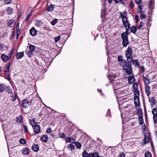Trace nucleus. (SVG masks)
<instances>
[{
  "label": "nucleus",
  "mask_w": 157,
  "mask_h": 157,
  "mask_svg": "<svg viewBox=\"0 0 157 157\" xmlns=\"http://www.w3.org/2000/svg\"><path fill=\"white\" fill-rule=\"evenodd\" d=\"M121 66L123 67V70L128 75H130L132 74V68L131 64H128L126 62V63H125V64H124L123 65H121Z\"/></svg>",
  "instance_id": "f257e3e1"
},
{
  "label": "nucleus",
  "mask_w": 157,
  "mask_h": 157,
  "mask_svg": "<svg viewBox=\"0 0 157 157\" xmlns=\"http://www.w3.org/2000/svg\"><path fill=\"white\" fill-rule=\"evenodd\" d=\"M22 104L24 108H26L31 104V101H29V99L27 98L22 101Z\"/></svg>",
  "instance_id": "f03ea898"
},
{
  "label": "nucleus",
  "mask_w": 157,
  "mask_h": 157,
  "mask_svg": "<svg viewBox=\"0 0 157 157\" xmlns=\"http://www.w3.org/2000/svg\"><path fill=\"white\" fill-rule=\"evenodd\" d=\"M33 128L34 132L35 133V134H38L40 132V125L37 124L33 126Z\"/></svg>",
  "instance_id": "7ed1b4c3"
},
{
  "label": "nucleus",
  "mask_w": 157,
  "mask_h": 157,
  "mask_svg": "<svg viewBox=\"0 0 157 157\" xmlns=\"http://www.w3.org/2000/svg\"><path fill=\"white\" fill-rule=\"evenodd\" d=\"M152 113L153 115V121L155 124L157 122V111L155 108H153Z\"/></svg>",
  "instance_id": "20e7f679"
},
{
  "label": "nucleus",
  "mask_w": 157,
  "mask_h": 157,
  "mask_svg": "<svg viewBox=\"0 0 157 157\" xmlns=\"http://www.w3.org/2000/svg\"><path fill=\"white\" fill-rule=\"evenodd\" d=\"M149 78V76L148 75H146L145 76H144V75H143L142 78L145 83V85H147V84L150 83V82Z\"/></svg>",
  "instance_id": "39448f33"
},
{
  "label": "nucleus",
  "mask_w": 157,
  "mask_h": 157,
  "mask_svg": "<svg viewBox=\"0 0 157 157\" xmlns=\"http://www.w3.org/2000/svg\"><path fill=\"white\" fill-rule=\"evenodd\" d=\"M118 60L119 61V64L120 66L123 65L124 64H125V63H126V60L123 59L121 56H118Z\"/></svg>",
  "instance_id": "423d86ee"
},
{
  "label": "nucleus",
  "mask_w": 157,
  "mask_h": 157,
  "mask_svg": "<svg viewBox=\"0 0 157 157\" xmlns=\"http://www.w3.org/2000/svg\"><path fill=\"white\" fill-rule=\"evenodd\" d=\"M132 50L130 47H128L125 52L126 57L132 56Z\"/></svg>",
  "instance_id": "0eeeda50"
},
{
  "label": "nucleus",
  "mask_w": 157,
  "mask_h": 157,
  "mask_svg": "<svg viewBox=\"0 0 157 157\" xmlns=\"http://www.w3.org/2000/svg\"><path fill=\"white\" fill-rule=\"evenodd\" d=\"M120 16L122 18V20L123 24H124L125 23V22L128 21V20L127 17L126 16L123 15V14L121 12L120 13Z\"/></svg>",
  "instance_id": "6e6552de"
},
{
  "label": "nucleus",
  "mask_w": 157,
  "mask_h": 157,
  "mask_svg": "<svg viewBox=\"0 0 157 157\" xmlns=\"http://www.w3.org/2000/svg\"><path fill=\"white\" fill-rule=\"evenodd\" d=\"M134 103L135 105V108L136 109H137V107L140 104L139 97H134Z\"/></svg>",
  "instance_id": "1a4fd4ad"
},
{
  "label": "nucleus",
  "mask_w": 157,
  "mask_h": 157,
  "mask_svg": "<svg viewBox=\"0 0 157 157\" xmlns=\"http://www.w3.org/2000/svg\"><path fill=\"white\" fill-rule=\"evenodd\" d=\"M1 58L3 61L5 62H7L8 60L10 59L8 56L4 54L2 55Z\"/></svg>",
  "instance_id": "9d476101"
},
{
  "label": "nucleus",
  "mask_w": 157,
  "mask_h": 157,
  "mask_svg": "<svg viewBox=\"0 0 157 157\" xmlns=\"http://www.w3.org/2000/svg\"><path fill=\"white\" fill-rule=\"evenodd\" d=\"M10 98L11 100L13 101L16 100V98L19 99L17 94L15 93H12L11 95Z\"/></svg>",
  "instance_id": "9b49d317"
},
{
  "label": "nucleus",
  "mask_w": 157,
  "mask_h": 157,
  "mask_svg": "<svg viewBox=\"0 0 157 157\" xmlns=\"http://www.w3.org/2000/svg\"><path fill=\"white\" fill-rule=\"evenodd\" d=\"M37 32V31L34 28V27H33L30 30V34L33 36H35L36 35Z\"/></svg>",
  "instance_id": "f8f14e48"
},
{
  "label": "nucleus",
  "mask_w": 157,
  "mask_h": 157,
  "mask_svg": "<svg viewBox=\"0 0 157 157\" xmlns=\"http://www.w3.org/2000/svg\"><path fill=\"white\" fill-rule=\"evenodd\" d=\"M23 52L17 53L16 55V58L17 59L22 58L24 56Z\"/></svg>",
  "instance_id": "ddd939ff"
},
{
  "label": "nucleus",
  "mask_w": 157,
  "mask_h": 157,
  "mask_svg": "<svg viewBox=\"0 0 157 157\" xmlns=\"http://www.w3.org/2000/svg\"><path fill=\"white\" fill-rule=\"evenodd\" d=\"M48 138V136L46 135H43L40 138V140L44 142H47Z\"/></svg>",
  "instance_id": "4468645a"
},
{
  "label": "nucleus",
  "mask_w": 157,
  "mask_h": 157,
  "mask_svg": "<svg viewBox=\"0 0 157 157\" xmlns=\"http://www.w3.org/2000/svg\"><path fill=\"white\" fill-rule=\"evenodd\" d=\"M65 140L67 142H72L73 143H74L75 141V139L71 138L70 137L66 138Z\"/></svg>",
  "instance_id": "2eb2a0df"
},
{
  "label": "nucleus",
  "mask_w": 157,
  "mask_h": 157,
  "mask_svg": "<svg viewBox=\"0 0 157 157\" xmlns=\"http://www.w3.org/2000/svg\"><path fill=\"white\" fill-rule=\"evenodd\" d=\"M150 87L148 85H145V92L147 96H149L150 94Z\"/></svg>",
  "instance_id": "dca6fc26"
},
{
  "label": "nucleus",
  "mask_w": 157,
  "mask_h": 157,
  "mask_svg": "<svg viewBox=\"0 0 157 157\" xmlns=\"http://www.w3.org/2000/svg\"><path fill=\"white\" fill-rule=\"evenodd\" d=\"M128 44V39L122 40V44L123 47H126Z\"/></svg>",
  "instance_id": "f3484780"
},
{
  "label": "nucleus",
  "mask_w": 157,
  "mask_h": 157,
  "mask_svg": "<svg viewBox=\"0 0 157 157\" xmlns=\"http://www.w3.org/2000/svg\"><path fill=\"white\" fill-rule=\"evenodd\" d=\"M149 141V139L148 136L147 135H145L144 139L143 144H146L148 143Z\"/></svg>",
  "instance_id": "a211bd4d"
},
{
  "label": "nucleus",
  "mask_w": 157,
  "mask_h": 157,
  "mask_svg": "<svg viewBox=\"0 0 157 157\" xmlns=\"http://www.w3.org/2000/svg\"><path fill=\"white\" fill-rule=\"evenodd\" d=\"M17 123L19 124L23 123V119L22 116L21 115H20L19 117L17 118Z\"/></svg>",
  "instance_id": "6ab92c4d"
},
{
  "label": "nucleus",
  "mask_w": 157,
  "mask_h": 157,
  "mask_svg": "<svg viewBox=\"0 0 157 157\" xmlns=\"http://www.w3.org/2000/svg\"><path fill=\"white\" fill-rule=\"evenodd\" d=\"M32 149L35 152H37L39 151V146L37 144H35L33 145Z\"/></svg>",
  "instance_id": "aec40b11"
},
{
  "label": "nucleus",
  "mask_w": 157,
  "mask_h": 157,
  "mask_svg": "<svg viewBox=\"0 0 157 157\" xmlns=\"http://www.w3.org/2000/svg\"><path fill=\"white\" fill-rule=\"evenodd\" d=\"M154 0H150L149 1V7L151 9L154 8Z\"/></svg>",
  "instance_id": "412c9836"
},
{
  "label": "nucleus",
  "mask_w": 157,
  "mask_h": 157,
  "mask_svg": "<svg viewBox=\"0 0 157 157\" xmlns=\"http://www.w3.org/2000/svg\"><path fill=\"white\" fill-rule=\"evenodd\" d=\"M67 147L68 150L70 151H72L75 148V146L74 145L72 144H69L67 146Z\"/></svg>",
  "instance_id": "4be33fe9"
},
{
  "label": "nucleus",
  "mask_w": 157,
  "mask_h": 157,
  "mask_svg": "<svg viewBox=\"0 0 157 157\" xmlns=\"http://www.w3.org/2000/svg\"><path fill=\"white\" fill-rule=\"evenodd\" d=\"M128 83L129 84L132 83L133 82L135 81V79L134 77L131 76L129 77L128 78Z\"/></svg>",
  "instance_id": "5701e85b"
},
{
  "label": "nucleus",
  "mask_w": 157,
  "mask_h": 157,
  "mask_svg": "<svg viewBox=\"0 0 157 157\" xmlns=\"http://www.w3.org/2000/svg\"><path fill=\"white\" fill-rule=\"evenodd\" d=\"M126 57L127 58V63L131 64L133 60V58L132 57V56H130L129 57L127 56Z\"/></svg>",
  "instance_id": "b1692460"
},
{
  "label": "nucleus",
  "mask_w": 157,
  "mask_h": 157,
  "mask_svg": "<svg viewBox=\"0 0 157 157\" xmlns=\"http://www.w3.org/2000/svg\"><path fill=\"white\" fill-rule=\"evenodd\" d=\"M30 124L32 126V127L37 124V122L35 121V119L32 120H29Z\"/></svg>",
  "instance_id": "393cba45"
},
{
  "label": "nucleus",
  "mask_w": 157,
  "mask_h": 157,
  "mask_svg": "<svg viewBox=\"0 0 157 157\" xmlns=\"http://www.w3.org/2000/svg\"><path fill=\"white\" fill-rule=\"evenodd\" d=\"M10 65V63H9L5 66V68L4 69L5 72H8L9 71V69Z\"/></svg>",
  "instance_id": "a878e982"
},
{
  "label": "nucleus",
  "mask_w": 157,
  "mask_h": 157,
  "mask_svg": "<svg viewBox=\"0 0 157 157\" xmlns=\"http://www.w3.org/2000/svg\"><path fill=\"white\" fill-rule=\"evenodd\" d=\"M22 153L25 155H27L29 153V149L25 147L23 150Z\"/></svg>",
  "instance_id": "bb28decb"
},
{
  "label": "nucleus",
  "mask_w": 157,
  "mask_h": 157,
  "mask_svg": "<svg viewBox=\"0 0 157 157\" xmlns=\"http://www.w3.org/2000/svg\"><path fill=\"white\" fill-rule=\"evenodd\" d=\"M138 29V28H136L135 26H132L130 27V30L132 32L134 33V34H135L136 31L137 29Z\"/></svg>",
  "instance_id": "cd10ccee"
},
{
  "label": "nucleus",
  "mask_w": 157,
  "mask_h": 157,
  "mask_svg": "<svg viewBox=\"0 0 157 157\" xmlns=\"http://www.w3.org/2000/svg\"><path fill=\"white\" fill-rule=\"evenodd\" d=\"M6 89V86L3 84H0V92H3Z\"/></svg>",
  "instance_id": "c85d7f7f"
},
{
  "label": "nucleus",
  "mask_w": 157,
  "mask_h": 157,
  "mask_svg": "<svg viewBox=\"0 0 157 157\" xmlns=\"http://www.w3.org/2000/svg\"><path fill=\"white\" fill-rule=\"evenodd\" d=\"M54 8V6L51 5L49 6L47 8V10L48 11H52L53 10Z\"/></svg>",
  "instance_id": "c756f323"
},
{
  "label": "nucleus",
  "mask_w": 157,
  "mask_h": 157,
  "mask_svg": "<svg viewBox=\"0 0 157 157\" xmlns=\"http://www.w3.org/2000/svg\"><path fill=\"white\" fill-rule=\"evenodd\" d=\"M149 101L151 102V104L152 105H155L157 102L155 97H154L151 98L150 100H149Z\"/></svg>",
  "instance_id": "7c9ffc66"
},
{
  "label": "nucleus",
  "mask_w": 157,
  "mask_h": 157,
  "mask_svg": "<svg viewBox=\"0 0 157 157\" xmlns=\"http://www.w3.org/2000/svg\"><path fill=\"white\" fill-rule=\"evenodd\" d=\"M83 157H89L90 153L88 154L86 151H84L82 154Z\"/></svg>",
  "instance_id": "2f4dec72"
},
{
  "label": "nucleus",
  "mask_w": 157,
  "mask_h": 157,
  "mask_svg": "<svg viewBox=\"0 0 157 157\" xmlns=\"http://www.w3.org/2000/svg\"><path fill=\"white\" fill-rule=\"evenodd\" d=\"M36 26L39 27L42 25V22L39 21V20H36Z\"/></svg>",
  "instance_id": "473e14b6"
},
{
  "label": "nucleus",
  "mask_w": 157,
  "mask_h": 157,
  "mask_svg": "<svg viewBox=\"0 0 157 157\" xmlns=\"http://www.w3.org/2000/svg\"><path fill=\"white\" fill-rule=\"evenodd\" d=\"M139 13H140V17L141 19H145L146 17V15L144 13V11L141 12Z\"/></svg>",
  "instance_id": "72a5a7b5"
},
{
  "label": "nucleus",
  "mask_w": 157,
  "mask_h": 157,
  "mask_svg": "<svg viewBox=\"0 0 157 157\" xmlns=\"http://www.w3.org/2000/svg\"><path fill=\"white\" fill-rule=\"evenodd\" d=\"M98 155H99L98 152L90 153L89 157H97V156H98Z\"/></svg>",
  "instance_id": "f704fd0d"
},
{
  "label": "nucleus",
  "mask_w": 157,
  "mask_h": 157,
  "mask_svg": "<svg viewBox=\"0 0 157 157\" xmlns=\"http://www.w3.org/2000/svg\"><path fill=\"white\" fill-rule=\"evenodd\" d=\"M121 36L122 40L128 39V35L125 33H123L121 34Z\"/></svg>",
  "instance_id": "c9c22d12"
},
{
  "label": "nucleus",
  "mask_w": 157,
  "mask_h": 157,
  "mask_svg": "<svg viewBox=\"0 0 157 157\" xmlns=\"http://www.w3.org/2000/svg\"><path fill=\"white\" fill-rule=\"evenodd\" d=\"M142 110L141 109H139L137 111V113L139 117H141L142 116Z\"/></svg>",
  "instance_id": "e433bc0d"
},
{
  "label": "nucleus",
  "mask_w": 157,
  "mask_h": 157,
  "mask_svg": "<svg viewBox=\"0 0 157 157\" xmlns=\"http://www.w3.org/2000/svg\"><path fill=\"white\" fill-rule=\"evenodd\" d=\"M145 157H152L151 154L149 151H146L144 155Z\"/></svg>",
  "instance_id": "4c0bfd02"
},
{
  "label": "nucleus",
  "mask_w": 157,
  "mask_h": 157,
  "mask_svg": "<svg viewBox=\"0 0 157 157\" xmlns=\"http://www.w3.org/2000/svg\"><path fill=\"white\" fill-rule=\"evenodd\" d=\"M13 11V9L12 8L10 7H8L7 10V12L8 14H12Z\"/></svg>",
  "instance_id": "58836bf2"
},
{
  "label": "nucleus",
  "mask_w": 157,
  "mask_h": 157,
  "mask_svg": "<svg viewBox=\"0 0 157 157\" xmlns=\"http://www.w3.org/2000/svg\"><path fill=\"white\" fill-rule=\"evenodd\" d=\"M123 25H124V27L125 28H127V29H129L130 28V24L129 22V21H128L125 22L124 24H123Z\"/></svg>",
  "instance_id": "ea45409f"
},
{
  "label": "nucleus",
  "mask_w": 157,
  "mask_h": 157,
  "mask_svg": "<svg viewBox=\"0 0 157 157\" xmlns=\"http://www.w3.org/2000/svg\"><path fill=\"white\" fill-rule=\"evenodd\" d=\"M138 9L137 10V12L138 13H139L142 11V5L140 4H139V5H138Z\"/></svg>",
  "instance_id": "a19ab883"
},
{
  "label": "nucleus",
  "mask_w": 157,
  "mask_h": 157,
  "mask_svg": "<svg viewBox=\"0 0 157 157\" xmlns=\"http://www.w3.org/2000/svg\"><path fill=\"white\" fill-rule=\"evenodd\" d=\"M144 25V22L142 21L141 22L139 26L138 27V29H143V27Z\"/></svg>",
  "instance_id": "79ce46f5"
},
{
  "label": "nucleus",
  "mask_w": 157,
  "mask_h": 157,
  "mask_svg": "<svg viewBox=\"0 0 157 157\" xmlns=\"http://www.w3.org/2000/svg\"><path fill=\"white\" fill-rule=\"evenodd\" d=\"M29 47V50L32 52L35 49V46L33 45H31V44L30 45Z\"/></svg>",
  "instance_id": "37998d69"
},
{
  "label": "nucleus",
  "mask_w": 157,
  "mask_h": 157,
  "mask_svg": "<svg viewBox=\"0 0 157 157\" xmlns=\"http://www.w3.org/2000/svg\"><path fill=\"white\" fill-rule=\"evenodd\" d=\"M75 144L76 147L78 148L79 149L81 147V144L80 143L78 142H76L75 143Z\"/></svg>",
  "instance_id": "c03bdc74"
},
{
  "label": "nucleus",
  "mask_w": 157,
  "mask_h": 157,
  "mask_svg": "<svg viewBox=\"0 0 157 157\" xmlns=\"http://www.w3.org/2000/svg\"><path fill=\"white\" fill-rule=\"evenodd\" d=\"M57 22V19H56L53 20L51 22V24L53 26L55 25V24Z\"/></svg>",
  "instance_id": "a18cd8bd"
},
{
  "label": "nucleus",
  "mask_w": 157,
  "mask_h": 157,
  "mask_svg": "<svg viewBox=\"0 0 157 157\" xmlns=\"http://www.w3.org/2000/svg\"><path fill=\"white\" fill-rule=\"evenodd\" d=\"M14 51V49L13 48L12 49V50L10 51V53L9 54V56H8L9 58H10H10L12 56Z\"/></svg>",
  "instance_id": "49530a36"
},
{
  "label": "nucleus",
  "mask_w": 157,
  "mask_h": 157,
  "mask_svg": "<svg viewBox=\"0 0 157 157\" xmlns=\"http://www.w3.org/2000/svg\"><path fill=\"white\" fill-rule=\"evenodd\" d=\"M14 21L13 19H11L7 22L8 25L10 26L13 23Z\"/></svg>",
  "instance_id": "de8ad7c7"
},
{
  "label": "nucleus",
  "mask_w": 157,
  "mask_h": 157,
  "mask_svg": "<svg viewBox=\"0 0 157 157\" xmlns=\"http://www.w3.org/2000/svg\"><path fill=\"white\" fill-rule=\"evenodd\" d=\"M6 90L7 93L9 94H11L12 93V89L11 88H10L8 87H6Z\"/></svg>",
  "instance_id": "09e8293b"
},
{
  "label": "nucleus",
  "mask_w": 157,
  "mask_h": 157,
  "mask_svg": "<svg viewBox=\"0 0 157 157\" xmlns=\"http://www.w3.org/2000/svg\"><path fill=\"white\" fill-rule=\"evenodd\" d=\"M139 121L140 124L141 125L143 122V119L142 117H139Z\"/></svg>",
  "instance_id": "8fccbe9b"
},
{
  "label": "nucleus",
  "mask_w": 157,
  "mask_h": 157,
  "mask_svg": "<svg viewBox=\"0 0 157 157\" xmlns=\"http://www.w3.org/2000/svg\"><path fill=\"white\" fill-rule=\"evenodd\" d=\"M20 142L21 144H25L26 142V140L25 139L21 138L20 140Z\"/></svg>",
  "instance_id": "3c124183"
},
{
  "label": "nucleus",
  "mask_w": 157,
  "mask_h": 157,
  "mask_svg": "<svg viewBox=\"0 0 157 157\" xmlns=\"http://www.w3.org/2000/svg\"><path fill=\"white\" fill-rule=\"evenodd\" d=\"M26 53L28 55L29 57H30L33 55V53L31 52L29 50L28 51H26Z\"/></svg>",
  "instance_id": "603ef678"
},
{
  "label": "nucleus",
  "mask_w": 157,
  "mask_h": 157,
  "mask_svg": "<svg viewBox=\"0 0 157 157\" xmlns=\"http://www.w3.org/2000/svg\"><path fill=\"white\" fill-rule=\"evenodd\" d=\"M55 41L56 43L58 42L60 39V36L56 37L55 38Z\"/></svg>",
  "instance_id": "864d4df0"
},
{
  "label": "nucleus",
  "mask_w": 157,
  "mask_h": 157,
  "mask_svg": "<svg viewBox=\"0 0 157 157\" xmlns=\"http://www.w3.org/2000/svg\"><path fill=\"white\" fill-rule=\"evenodd\" d=\"M139 91H136L134 92L135 97H139Z\"/></svg>",
  "instance_id": "5fc2aeb1"
},
{
  "label": "nucleus",
  "mask_w": 157,
  "mask_h": 157,
  "mask_svg": "<svg viewBox=\"0 0 157 157\" xmlns=\"http://www.w3.org/2000/svg\"><path fill=\"white\" fill-rule=\"evenodd\" d=\"M133 86L134 88V89L136 90L138 89V85L137 83H135L133 84Z\"/></svg>",
  "instance_id": "6e6d98bb"
},
{
  "label": "nucleus",
  "mask_w": 157,
  "mask_h": 157,
  "mask_svg": "<svg viewBox=\"0 0 157 157\" xmlns=\"http://www.w3.org/2000/svg\"><path fill=\"white\" fill-rule=\"evenodd\" d=\"M59 136L61 138H64L66 137V135L65 134L63 133H60L59 135Z\"/></svg>",
  "instance_id": "4d7b16f0"
},
{
  "label": "nucleus",
  "mask_w": 157,
  "mask_h": 157,
  "mask_svg": "<svg viewBox=\"0 0 157 157\" xmlns=\"http://www.w3.org/2000/svg\"><path fill=\"white\" fill-rule=\"evenodd\" d=\"M23 127L24 130V131L25 132H28V129L27 127L26 126L23 125Z\"/></svg>",
  "instance_id": "13d9d810"
},
{
  "label": "nucleus",
  "mask_w": 157,
  "mask_h": 157,
  "mask_svg": "<svg viewBox=\"0 0 157 157\" xmlns=\"http://www.w3.org/2000/svg\"><path fill=\"white\" fill-rule=\"evenodd\" d=\"M132 63L135 64V65L136 66L139 64L138 61L136 59H134V60H133Z\"/></svg>",
  "instance_id": "bf43d9fd"
},
{
  "label": "nucleus",
  "mask_w": 157,
  "mask_h": 157,
  "mask_svg": "<svg viewBox=\"0 0 157 157\" xmlns=\"http://www.w3.org/2000/svg\"><path fill=\"white\" fill-rule=\"evenodd\" d=\"M134 5L132 0H131L130 3V6L131 8L132 9L134 6Z\"/></svg>",
  "instance_id": "052dcab7"
},
{
  "label": "nucleus",
  "mask_w": 157,
  "mask_h": 157,
  "mask_svg": "<svg viewBox=\"0 0 157 157\" xmlns=\"http://www.w3.org/2000/svg\"><path fill=\"white\" fill-rule=\"evenodd\" d=\"M139 19V17L138 15H136L135 17V19L136 21V23H137Z\"/></svg>",
  "instance_id": "680f3d73"
},
{
  "label": "nucleus",
  "mask_w": 157,
  "mask_h": 157,
  "mask_svg": "<svg viewBox=\"0 0 157 157\" xmlns=\"http://www.w3.org/2000/svg\"><path fill=\"white\" fill-rule=\"evenodd\" d=\"M51 128H48V129H47L46 132L48 133V134H49V133H50L51 132Z\"/></svg>",
  "instance_id": "e2e57ef3"
},
{
  "label": "nucleus",
  "mask_w": 157,
  "mask_h": 157,
  "mask_svg": "<svg viewBox=\"0 0 157 157\" xmlns=\"http://www.w3.org/2000/svg\"><path fill=\"white\" fill-rule=\"evenodd\" d=\"M119 157H125V154L123 152H121L119 155Z\"/></svg>",
  "instance_id": "0e129e2a"
},
{
  "label": "nucleus",
  "mask_w": 157,
  "mask_h": 157,
  "mask_svg": "<svg viewBox=\"0 0 157 157\" xmlns=\"http://www.w3.org/2000/svg\"><path fill=\"white\" fill-rule=\"evenodd\" d=\"M110 115V109H109L107 110V112L106 114V115L108 116H109Z\"/></svg>",
  "instance_id": "69168bd1"
},
{
  "label": "nucleus",
  "mask_w": 157,
  "mask_h": 157,
  "mask_svg": "<svg viewBox=\"0 0 157 157\" xmlns=\"http://www.w3.org/2000/svg\"><path fill=\"white\" fill-rule=\"evenodd\" d=\"M31 16V15H30V14H29L26 17L25 20L26 21L29 20L30 17Z\"/></svg>",
  "instance_id": "338daca9"
},
{
  "label": "nucleus",
  "mask_w": 157,
  "mask_h": 157,
  "mask_svg": "<svg viewBox=\"0 0 157 157\" xmlns=\"http://www.w3.org/2000/svg\"><path fill=\"white\" fill-rule=\"evenodd\" d=\"M141 2V0H135V3L137 4H140V2Z\"/></svg>",
  "instance_id": "774afa93"
}]
</instances>
